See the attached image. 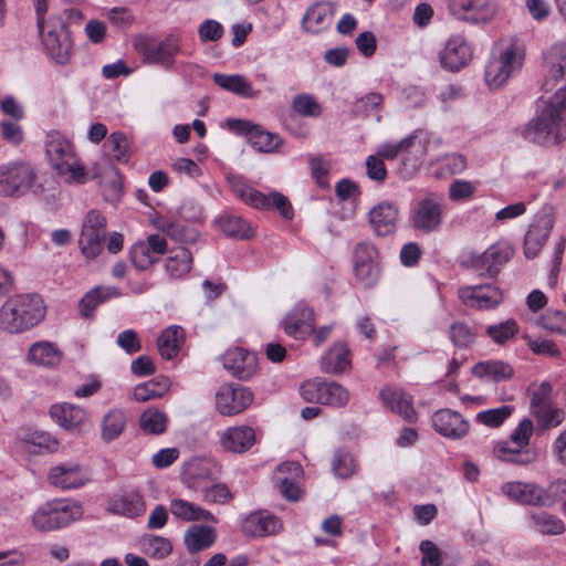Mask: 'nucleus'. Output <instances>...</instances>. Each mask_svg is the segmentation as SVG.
<instances>
[{
  "label": "nucleus",
  "instance_id": "4d7b16f0",
  "mask_svg": "<svg viewBox=\"0 0 566 566\" xmlns=\"http://www.w3.org/2000/svg\"><path fill=\"white\" fill-rule=\"evenodd\" d=\"M105 145L115 160L126 163L129 159L128 140L123 133H112Z\"/></svg>",
  "mask_w": 566,
  "mask_h": 566
},
{
  "label": "nucleus",
  "instance_id": "c85d7f7f",
  "mask_svg": "<svg viewBox=\"0 0 566 566\" xmlns=\"http://www.w3.org/2000/svg\"><path fill=\"white\" fill-rule=\"evenodd\" d=\"M107 511L128 518L144 515L146 502L138 492L129 491L114 494L107 503Z\"/></svg>",
  "mask_w": 566,
  "mask_h": 566
},
{
  "label": "nucleus",
  "instance_id": "6ab92c4d",
  "mask_svg": "<svg viewBox=\"0 0 566 566\" xmlns=\"http://www.w3.org/2000/svg\"><path fill=\"white\" fill-rule=\"evenodd\" d=\"M314 326V312L303 302L295 304L282 321L285 334L295 339L307 338L313 334Z\"/></svg>",
  "mask_w": 566,
  "mask_h": 566
},
{
  "label": "nucleus",
  "instance_id": "5701e85b",
  "mask_svg": "<svg viewBox=\"0 0 566 566\" xmlns=\"http://www.w3.org/2000/svg\"><path fill=\"white\" fill-rule=\"evenodd\" d=\"M441 66L449 71H459L472 59V48L461 35L451 36L440 52Z\"/></svg>",
  "mask_w": 566,
  "mask_h": 566
},
{
  "label": "nucleus",
  "instance_id": "e2e57ef3",
  "mask_svg": "<svg viewBox=\"0 0 566 566\" xmlns=\"http://www.w3.org/2000/svg\"><path fill=\"white\" fill-rule=\"evenodd\" d=\"M513 412V407L511 406H501L499 408L489 409L485 411H481L476 415L478 421L481 423L496 428L500 427L505 419H507Z\"/></svg>",
  "mask_w": 566,
  "mask_h": 566
},
{
  "label": "nucleus",
  "instance_id": "72a5a7b5",
  "mask_svg": "<svg viewBox=\"0 0 566 566\" xmlns=\"http://www.w3.org/2000/svg\"><path fill=\"white\" fill-rule=\"evenodd\" d=\"M18 437L23 449L34 454L55 453L60 447L57 439L42 430H22Z\"/></svg>",
  "mask_w": 566,
  "mask_h": 566
},
{
  "label": "nucleus",
  "instance_id": "8fccbe9b",
  "mask_svg": "<svg viewBox=\"0 0 566 566\" xmlns=\"http://www.w3.org/2000/svg\"><path fill=\"white\" fill-rule=\"evenodd\" d=\"M167 273L179 279L186 275L192 268V254L186 248L177 249L172 255L167 258L165 264Z\"/></svg>",
  "mask_w": 566,
  "mask_h": 566
},
{
  "label": "nucleus",
  "instance_id": "09e8293b",
  "mask_svg": "<svg viewBox=\"0 0 566 566\" xmlns=\"http://www.w3.org/2000/svg\"><path fill=\"white\" fill-rule=\"evenodd\" d=\"M169 389V380H148L134 388L133 398L138 402H146L161 398Z\"/></svg>",
  "mask_w": 566,
  "mask_h": 566
},
{
  "label": "nucleus",
  "instance_id": "39448f33",
  "mask_svg": "<svg viewBox=\"0 0 566 566\" xmlns=\"http://www.w3.org/2000/svg\"><path fill=\"white\" fill-rule=\"evenodd\" d=\"M83 513L80 502L56 499L41 504L32 514L31 524L39 532H53L78 521Z\"/></svg>",
  "mask_w": 566,
  "mask_h": 566
},
{
  "label": "nucleus",
  "instance_id": "b1692460",
  "mask_svg": "<svg viewBox=\"0 0 566 566\" xmlns=\"http://www.w3.org/2000/svg\"><path fill=\"white\" fill-rule=\"evenodd\" d=\"M554 227V218L549 213L537 214L530 226L524 239V254L526 258H535L546 243Z\"/></svg>",
  "mask_w": 566,
  "mask_h": 566
},
{
  "label": "nucleus",
  "instance_id": "6e6d98bb",
  "mask_svg": "<svg viewBox=\"0 0 566 566\" xmlns=\"http://www.w3.org/2000/svg\"><path fill=\"white\" fill-rule=\"evenodd\" d=\"M292 108L304 117H318L322 114V106L310 94H300L293 97Z\"/></svg>",
  "mask_w": 566,
  "mask_h": 566
},
{
  "label": "nucleus",
  "instance_id": "473e14b6",
  "mask_svg": "<svg viewBox=\"0 0 566 566\" xmlns=\"http://www.w3.org/2000/svg\"><path fill=\"white\" fill-rule=\"evenodd\" d=\"M149 221L157 230L166 233L176 242L193 243L199 237L198 231L193 227L165 218L158 213L151 214Z\"/></svg>",
  "mask_w": 566,
  "mask_h": 566
},
{
  "label": "nucleus",
  "instance_id": "2eb2a0df",
  "mask_svg": "<svg viewBox=\"0 0 566 566\" xmlns=\"http://www.w3.org/2000/svg\"><path fill=\"white\" fill-rule=\"evenodd\" d=\"M220 468L210 459L193 458L186 462L181 470V481L188 488L199 492L206 485L216 482Z\"/></svg>",
  "mask_w": 566,
  "mask_h": 566
},
{
  "label": "nucleus",
  "instance_id": "bf43d9fd",
  "mask_svg": "<svg viewBox=\"0 0 566 566\" xmlns=\"http://www.w3.org/2000/svg\"><path fill=\"white\" fill-rule=\"evenodd\" d=\"M332 469L336 476L348 479L356 470L355 459L350 453L338 450L334 453Z\"/></svg>",
  "mask_w": 566,
  "mask_h": 566
},
{
  "label": "nucleus",
  "instance_id": "a19ab883",
  "mask_svg": "<svg viewBox=\"0 0 566 566\" xmlns=\"http://www.w3.org/2000/svg\"><path fill=\"white\" fill-rule=\"evenodd\" d=\"M28 361L40 367H53L61 361V352L53 343L36 342L29 349Z\"/></svg>",
  "mask_w": 566,
  "mask_h": 566
},
{
  "label": "nucleus",
  "instance_id": "774afa93",
  "mask_svg": "<svg viewBox=\"0 0 566 566\" xmlns=\"http://www.w3.org/2000/svg\"><path fill=\"white\" fill-rule=\"evenodd\" d=\"M419 549L422 554L421 566H440L442 563V553L440 548L431 541L426 539L420 543Z\"/></svg>",
  "mask_w": 566,
  "mask_h": 566
},
{
  "label": "nucleus",
  "instance_id": "7c9ffc66",
  "mask_svg": "<svg viewBox=\"0 0 566 566\" xmlns=\"http://www.w3.org/2000/svg\"><path fill=\"white\" fill-rule=\"evenodd\" d=\"M398 218V208L387 201L379 202L369 211V223L379 237L392 234L396 231Z\"/></svg>",
  "mask_w": 566,
  "mask_h": 566
},
{
  "label": "nucleus",
  "instance_id": "4468645a",
  "mask_svg": "<svg viewBox=\"0 0 566 566\" xmlns=\"http://www.w3.org/2000/svg\"><path fill=\"white\" fill-rule=\"evenodd\" d=\"M502 492L509 499L521 504L552 506L556 502V495H554L551 490L534 483L521 481L507 482L502 485Z\"/></svg>",
  "mask_w": 566,
  "mask_h": 566
},
{
  "label": "nucleus",
  "instance_id": "a878e982",
  "mask_svg": "<svg viewBox=\"0 0 566 566\" xmlns=\"http://www.w3.org/2000/svg\"><path fill=\"white\" fill-rule=\"evenodd\" d=\"M432 426L441 436L449 439H461L469 432V422L459 412L440 409L432 416Z\"/></svg>",
  "mask_w": 566,
  "mask_h": 566
},
{
  "label": "nucleus",
  "instance_id": "69168bd1",
  "mask_svg": "<svg viewBox=\"0 0 566 566\" xmlns=\"http://www.w3.org/2000/svg\"><path fill=\"white\" fill-rule=\"evenodd\" d=\"M535 417L541 421L544 428H556L565 419V411L560 408L548 405L533 411Z\"/></svg>",
  "mask_w": 566,
  "mask_h": 566
},
{
  "label": "nucleus",
  "instance_id": "cd10ccee",
  "mask_svg": "<svg viewBox=\"0 0 566 566\" xmlns=\"http://www.w3.org/2000/svg\"><path fill=\"white\" fill-rule=\"evenodd\" d=\"M256 436L252 427L247 424L226 429L219 436L221 447L233 453H244L255 443Z\"/></svg>",
  "mask_w": 566,
  "mask_h": 566
},
{
  "label": "nucleus",
  "instance_id": "5fc2aeb1",
  "mask_svg": "<svg viewBox=\"0 0 566 566\" xmlns=\"http://www.w3.org/2000/svg\"><path fill=\"white\" fill-rule=\"evenodd\" d=\"M449 338L458 348L470 347L476 338V333L467 323L455 322L449 328Z\"/></svg>",
  "mask_w": 566,
  "mask_h": 566
},
{
  "label": "nucleus",
  "instance_id": "de8ad7c7",
  "mask_svg": "<svg viewBox=\"0 0 566 566\" xmlns=\"http://www.w3.org/2000/svg\"><path fill=\"white\" fill-rule=\"evenodd\" d=\"M531 526L543 535H560L565 532L564 522L544 511L531 514Z\"/></svg>",
  "mask_w": 566,
  "mask_h": 566
},
{
  "label": "nucleus",
  "instance_id": "e433bc0d",
  "mask_svg": "<svg viewBox=\"0 0 566 566\" xmlns=\"http://www.w3.org/2000/svg\"><path fill=\"white\" fill-rule=\"evenodd\" d=\"M494 457L504 462H511L518 465H527L537 459V453L532 449H522L513 444L510 440H501L495 442L493 447Z\"/></svg>",
  "mask_w": 566,
  "mask_h": 566
},
{
  "label": "nucleus",
  "instance_id": "412c9836",
  "mask_svg": "<svg viewBox=\"0 0 566 566\" xmlns=\"http://www.w3.org/2000/svg\"><path fill=\"white\" fill-rule=\"evenodd\" d=\"M545 76L543 88L552 91L566 75V39L553 44L543 55Z\"/></svg>",
  "mask_w": 566,
  "mask_h": 566
},
{
  "label": "nucleus",
  "instance_id": "4be33fe9",
  "mask_svg": "<svg viewBox=\"0 0 566 566\" xmlns=\"http://www.w3.org/2000/svg\"><path fill=\"white\" fill-rule=\"evenodd\" d=\"M222 364L224 369L241 380H249L258 370L255 354L241 347L228 349L222 356Z\"/></svg>",
  "mask_w": 566,
  "mask_h": 566
},
{
  "label": "nucleus",
  "instance_id": "9d476101",
  "mask_svg": "<svg viewBox=\"0 0 566 566\" xmlns=\"http://www.w3.org/2000/svg\"><path fill=\"white\" fill-rule=\"evenodd\" d=\"M36 179L34 169L25 161H9L0 165V195L21 197L33 187Z\"/></svg>",
  "mask_w": 566,
  "mask_h": 566
},
{
  "label": "nucleus",
  "instance_id": "393cba45",
  "mask_svg": "<svg viewBox=\"0 0 566 566\" xmlns=\"http://www.w3.org/2000/svg\"><path fill=\"white\" fill-rule=\"evenodd\" d=\"M380 399L382 405L400 416L407 422H415L418 418L413 408V400L403 389L398 387H385L380 390Z\"/></svg>",
  "mask_w": 566,
  "mask_h": 566
},
{
  "label": "nucleus",
  "instance_id": "0e129e2a",
  "mask_svg": "<svg viewBox=\"0 0 566 566\" xmlns=\"http://www.w3.org/2000/svg\"><path fill=\"white\" fill-rule=\"evenodd\" d=\"M104 240V237H99L93 232H81L78 244L85 258L94 259L102 252Z\"/></svg>",
  "mask_w": 566,
  "mask_h": 566
},
{
  "label": "nucleus",
  "instance_id": "864d4df0",
  "mask_svg": "<svg viewBox=\"0 0 566 566\" xmlns=\"http://www.w3.org/2000/svg\"><path fill=\"white\" fill-rule=\"evenodd\" d=\"M143 552L155 559H164L172 552V545L169 539L157 536L148 535L142 542Z\"/></svg>",
  "mask_w": 566,
  "mask_h": 566
},
{
  "label": "nucleus",
  "instance_id": "f8f14e48",
  "mask_svg": "<svg viewBox=\"0 0 566 566\" xmlns=\"http://www.w3.org/2000/svg\"><path fill=\"white\" fill-rule=\"evenodd\" d=\"M135 48L145 62L171 69L175 65L176 54L181 50V39L174 33L168 34L159 42L140 38L136 40Z\"/></svg>",
  "mask_w": 566,
  "mask_h": 566
},
{
  "label": "nucleus",
  "instance_id": "13d9d810",
  "mask_svg": "<svg viewBox=\"0 0 566 566\" xmlns=\"http://www.w3.org/2000/svg\"><path fill=\"white\" fill-rule=\"evenodd\" d=\"M123 191L120 176L115 167H109L107 180L102 181V192L106 201L117 202Z\"/></svg>",
  "mask_w": 566,
  "mask_h": 566
},
{
  "label": "nucleus",
  "instance_id": "20e7f679",
  "mask_svg": "<svg viewBox=\"0 0 566 566\" xmlns=\"http://www.w3.org/2000/svg\"><path fill=\"white\" fill-rule=\"evenodd\" d=\"M45 154L51 167L66 184L83 185L88 172L75 154L72 143L59 132H50L45 139Z\"/></svg>",
  "mask_w": 566,
  "mask_h": 566
},
{
  "label": "nucleus",
  "instance_id": "0eeeda50",
  "mask_svg": "<svg viewBox=\"0 0 566 566\" xmlns=\"http://www.w3.org/2000/svg\"><path fill=\"white\" fill-rule=\"evenodd\" d=\"M440 145V138L422 130L413 132L402 139V165L413 172L426 160L430 164L440 160V154L434 153Z\"/></svg>",
  "mask_w": 566,
  "mask_h": 566
},
{
  "label": "nucleus",
  "instance_id": "c9c22d12",
  "mask_svg": "<svg viewBox=\"0 0 566 566\" xmlns=\"http://www.w3.org/2000/svg\"><path fill=\"white\" fill-rule=\"evenodd\" d=\"M51 418L65 430H77L86 420L84 408L67 402L55 403L50 408Z\"/></svg>",
  "mask_w": 566,
  "mask_h": 566
},
{
  "label": "nucleus",
  "instance_id": "7ed1b4c3",
  "mask_svg": "<svg viewBox=\"0 0 566 566\" xmlns=\"http://www.w3.org/2000/svg\"><path fill=\"white\" fill-rule=\"evenodd\" d=\"M44 316L45 306L39 295H15L0 308V329L9 334H19L36 326Z\"/></svg>",
  "mask_w": 566,
  "mask_h": 566
},
{
  "label": "nucleus",
  "instance_id": "ea45409f",
  "mask_svg": "<svg viewBox=\"0 0 566 566\" xmlns=\"http://www.w3.org/2000/svg\"><path fill=\"white\" fill-rule=\"evenodd\" d=\"M120 295L116 287L111 286H95L88 291L80 301L78 307L81 316L90 318L93 316L94 311L106 301L118 297Z\"/></svg>",
  "mask_w": 566,
  "mask_h": 566
},
{
  "label": "nucleus",
  "instance_id": "f704fd0d",
  "mask_svg": "<svg viewBox=\"0 0 566 566\" xmlns=\"http://www.w3.org/2000/svg\"><path fill=\"white\" fill-rule=\"evenodd\" d=\"M333 13L332 6L328 2L314 3L302 18V29L312 34L323 32L331 27Z\"/></svg>",
  "mask_w": 566,
  "mask_h": 566
},
{
  "label": "nucleus",
  "instance_id": "c756f323",
  "mask_svg": "<svg viewBox=\"0 0 566 566\" xmlns=\"http://www.w3.org/2000/svg\"><path fill=\"white\" fill-rule=\"evenodd\" d=\"M281 528L280 518L266 511L250 513L242 523L243 533L253 537L275 535Z\"/></svg>",
  "mask_w": 566,
  "mask_h": 566
},
{
  "label": "nucleus",
  "instance_id": "f03ea898",
  "mask_svg": "<svg viewBox=\"0 0 566 566\" xmlns=\"http://www.w3.org/2000/svg\"><path fill=\"white\" fill-rule=\"evenodd\" d=\"M42 44L52 60L66 64L71 56L72 41L60 13L49 12V0H31Z\"/></svg>",
  "mask_w": 566,
  "mask_h": 566
},
{
  "label": "nucleus",
  "instance_id": "680f3d73",
  "mask_svg": "<svg viewBox=\"0 0 566 566\" xmlns=\"http://www.w3.org/2000/svg\"><path fill=\"white\" fill-rule=\"evenodd\" d=\"M202 501L213 504H224L231 500L232 495L227 485L212 482L199 491Z\"/></svg>",
  "mask_w": 566,
  "mask_h": 566
},
{
  "label": "nucleus",
  "instance_id": "a18cd8bd",
  "mask_svg": "<svg viewBox=\"0 0 566 566\" xmlns=\"http://www.w3.org/2000/svg\"><path fill=\"white\" fill-rule=\"evenodd\" d=\"M218 228L228 237L237 239H250L253 237L251 226L239 216L222 214L217 219Z\"/></svg>",
  "mask_w": 566,
  "mask_h": 566
},
{
  "label": "nucleus",
  "instance_id": "58836bf2",
  "mask_svg": "<svg viewBox=\"0 0 566 566\" xmlns=\"http://www.w3.org/2000/svg\"><path fill=\"white\" fill-rule=\"evenodd\" d=\"M472 374L478 378L499 382L511 379L514 368L503 360H485L475 364Z\"/></svg>",
  "mask_w": 566,
  "mask_h": 566
},
{
  "label": "nucleus",
  "instance_id": "dca6fc26",
  "mask_svg": "<svg viewBox=\"0 0 566 566\" xmlns=\"http://www.w3.org/2000/svg\"><path fill=\"white\" fill-rule=\"evenodd\" d=\"M90 481L88 470L76 462L57 463L48 472L49 484L62 491L80 489Z\"/></svg>",
  "mask_w": 566,
  "mask_h": 566
},
{
  "label": "nucleus",
  "instance_id": "603ef678",
  "mask_svg": "<svg viewBox=\"0 0 566 566\" xmlns=\"http://www.w3.org/2000/svg\"><path fill=\"white\" fill-rule=\"evenodd\" d=\"M486 335L497 345H505L518 333V325L515 319H506L499 324L489 325Z\"/></svg>",
  "mask_w": 566,
  "mask_h": 566
},
{
  "label": "nucleus",
  "instance_id": "6e6552de",
  "mask_svg": "<svg viewBox=\"0 0 566 566\" xmlns=\"http://www.w3.org/2000/svg\"><path fill=\"white\" fill-rule=\"evenodd\" d=\"M229 182L233 192L247 205L256 209L275 208L284 219L290 220L293 218V208L289 199L281 192L262 193L247 185L241 177H232L229 179Z\"/></svg>",
  "mask_w": 566,
  "mask_h": 566
},
{
  "label": "nucleus",
  "instance_id": "423d86ee",
  "mask_svg": "<svg viewBox=\"0 0 566 566\" xmlns=\"http://www.w3.org/2000/svg\"><path fill=\"white\" fill-rule=\"evenodd\" d=\"M524 51L515 43L501 48L485 67V83L491 90L502 87L523 65Z\"/></svg>",
  "mask_w": 566,
  "mask_h": 566
},
{
  "label": "nucleus",
  "instance_id": "f257e3e1",
  "mask_svg": "<svg viewBox=\"0 0 566 566\" xmlns=\"http://www.w3.org/2000/svg\"><path fill=\"white\" fill-rule=\"evenodd\" d=\"M522 136L538 145H558L566 140V85L524 126Z\"/></svg>",
  "mask_w": 566,
  "mask_h": 566
},
{
  "label": "nucleus",
  "instance_id": "4c0bfd02",
  "mask_svg": "<svg viewBox=\"0 0 566 566\" xmlns=\"http://www.w3.org/2000/svg\"><path fill=\"white\" fill-rule=\"evenodd\" d=\"M174 517L184 522H210L217 523V517L200 505L184 499H172L169 504Z\"/></svg>",
  "mask_w": 566,
  "mask_h": 566
},
{
  "label": "nucleus",
  "instance_id": "2f4dec72",
  "mask_svg": "<svg viewBox=\"0 0 566 566\" xmlns=\"http://www.w3.org/2000/svg\"><path fill=\"white\" fill-rule=\"evenodd\" d=\"M212 81L221 90L245 99L259 97L260 90L254 88L251 81L243 74L214 73Z\"/></svg>",
  "mask_w": 566,
  "mask_h": 566
},
{
  "label": "nucleus",
  "instance_id": "9b49d317",
  "mask_svg": "<svg viewBox=\"0 0 566 566\" xmlns=\"http://www.w3.org/2000/svg\"><path fill=\"white\" fill-rule=\"evenodd\" d=\"M300 394L307 402H316L332 408H343L350 399L348 389L343 385L336 381H323L318 378L304 381Z\"/></svg>",
  "mask_w": 566,
  "mask_h": 566
},
{
  "label": "nucleus",
  "instance_id": "49530a36",
  "mask_svg": "<svg viewBox=\"0 0 566 566\" xmlns=\"http://www.w3.org/2000/svg\"><path fill=\"white\" fill-rule=\"evenodd\" d=\"M184 339V331L181 327L172 325L166 328L158 337V350L165 359L174 358L179 350Z\"/></svg>",
  "mask_w": 566,
  "mask_h": 566
},
{
  "label": "nucleus",
  "instance_id": "3c124183",
  "mask_svg": "<svg viewBox=\"0 0 566 566\" xmlns=\"http://www.w3.org/2000/svg\"><path fill=\"white\" fill-rule=\"evenodd\" d=\"M167 415L156 408H148L139 417V427L145 433L160 434L166 431Z\"/></svg>",
  "mask_w": 566,
  "mask_h": 566
},
{
  "label": "nucleus",
  "instance_id": "79ce46f5",
  "mask_svg": "<svg viewBox=\"0 0 566 566\" xmlns=\"http://www.w3.org/2000/svg\"><path fill=\"white\" fill-rule=\"evenodd\" d=\"M127 416L123 409L113 408L102 419L101 438L104 442L116 440L125 430Z\"/></svg>",
  "mask_w": 566,
  "mask_h": 566
},
{
  "label": "nucleus",
  "instance_id": "37998d69",
  "mask_svg": "<svg viewBox=\"0 0 566 566\" xmlns=\"http://www.w3.org/2000/svg\"><path fill=\"white\" fill-rule=\"evenodd\" d=\"M349 366V350L344 344H335L321 359V369L324 373H343Z\"/></svg>",
  "mask_w": 566,
  "mask_h": 566
},
{
  "label": "nucleus",
  "instance_id": "f3484780",
  "mask_svg": "<svg viewBox=\"0 0 566 566\" xmlns=\"http://www.w3.org/2000/svg\"><path fill=\"white\" fill-rule=\"evenodd\" d=\"M354 272L365 286H371L379 277V254L369 242H360L354 249Z\"/></svg>",
  "mask_w": 566,
  "mask_h": 566
},
{
  "label": "nucleus",
  "instance_id": "aec40b11",
  "mask_svg": "<svg viewBox=\"0 0 566 566\" xmlns=\"http://www.w3.org/2000/svg\"><path fill=\"white\" fill-rule=\"evenodd\" d=\"M458 295L465 306L478 310H490L502 302L501 291L492 284L462 286Z\"/></svg>",
  "mask_w": 566,
  "mask_h": 566
},
{
  "label": "nucleus",
  "instance_id": "338daca9",
  "mask_svg": "<svg viewBox=\"0 0 566 566\" xmlns=\"http://www.w3.org/2000/svg\"><path fill=\"white\" fill-rule=\"evenodd\" d=\"M224 33L223 27L220 22L207 19L200 23L198 28V35L201 42H217Z\"/></svg>",
  "mask_w": 566,
  "mask_h": 566
},
{
  "label": "nucleus",
  "instance_id": "ddd939ff",
  "mask_svg": "<svg viewBox=\"0 0 566 566\" xmlns=\"http://www.w3.org/2000/svg\"><path fill=\"white\" fill-rule=\"evenodd\" d=\"M227 125L232 133L245 136L250 145L260 153H273L282 144L279 135L265 132L250 120L229 119Z\"/></svg>",
  "mask_w": 566,
  "mask_h": 566
},
{
  "label": "nucleus",
  "instance_id": "1a4fd4ad",
  "mask_svg": "<svg viewBox=\"0 0 566 566\" xmlns=\"http://www.w3.org/2000/svg\"><path fill=\"white\" fill-rule=\"evenodd\" d=\"M444 220V199L437 193H428L419 199L410 212L413 229L422 233L438 232Z\"/></svg>",
  "mask_w": 566,
  "mask_h": 566
},
{
  "label": "nucleus",
  "instance_id": "c03bdc74",
  "mask_svg": "<svg viewBox=\"0 0 566 566\" xmlns=\"http://www.w3.org/2000/svg\"><path fill=\"white\" fill-rule=\"evenodd\" d=\"M216 541L212 527L193 525L185 533V544L190 553H197L210 547Z\"/></svg>",
  "mask_w": 566,
  "mask_h": 566
},
{
  "label": "nucleus",
  "instance_id": "052dcab7",
  "mask_svg": "<svg viewBox=\"0 0 566 566\" xmlns=\"http://www.w3.org/2000/svg\"><path fill=\"white\" fill-rule=\"evenodd\" d=\"M130 260L138 270H147L157 261L156 255L145 242H137L130 249Z\"/></svg>",
  "mask_w": 566,
  "mask_h": 566
},
{
  "label": "nucleus",
  "instance_id": "bb28decb",
  "mask_svg": "<svg viewBox=\"0 0 566 566\" xmlns=\"http://www.w3.org/2000/svg\"><path fill=\"white\" fill-rule=\"evenodd\" d=\"M513 250L506 242H496L473 259V265L489 276H495L500 268L512 256Z\"/></svg>",
  "mask_w": 566,
  "mask_h": 566
},
{
  "label": "nucleus",
  "instance_id": "a211bd4d",
  "mask_svg": "<svg viewBox=\"0 0 566 566\" xmlns=\"http://www.w3.org/2000/svg\"><path fill=\"white\" fill-rule=\"evenodd\" d=\"M252 401L253 392L241 386L222 385L216 394V407L222 416L241 413Z\"/></svg>",
  "mask_w": 566,
  "mask_h": 566
}]
</instances>
